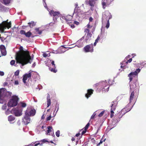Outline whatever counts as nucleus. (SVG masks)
Here are the masks:
<instances>
[{
  "mask_svg": "<svg viewBox=\"0 0 146 146\" xmlns=\"http://www.w3.org/2000/svg\"><path fill=\"white\" fill-rule=\"evenodd\" d=\"M19 49L15 58L16 63L21 64L22 66L29 63L31 64L33 58L31 56L29 52L27 50H24L22 46L20 47Z\"/></svg>",
  "mask_w": 146,
  "mask_h": 146,
  "instance_id": "1",
  "label": "nucleus"
},
{
  "mask_svg": "<svg viewBox=\"0 0 146 146\" xmlns=\"http://www.w3.org/2000/svg\"><path fill=\"white\" fill-rule=\"evenodd\" d=\"M94 87H97V90L100 92L101 90L105 92H108L109 90V86L105 82L97 83L93 86Z\"/></svg>",
  "mask_w": 146,
  "mask_h": 146,
  "instance_id": "2",
  "label": "nucleus"
},
{
  "mask_svg": "<svg viewBox=\"0 0 146 146\" xmlns=\"http://www.w3.org/2000/svg\"><path fill=\"white\" fill-rule=\"evenodd\" d=\"M19 100L18 97L16 96H12V99L9 101L7 105L8 107H13L17 106Z\"/></svg>",
  "mask_w": 146,
  "mask_h": 146,
  "instance_id": "3",
  "label": "nucleus"
},
{
  "mask_svg": "<svg viewBox=\"0 0 146 146\" xmlns=\"http://www.w3.org/2000/svg\"><path fill=\"white\" fill-rule=\"evenodd\" d=\"M7 20L3 21L1 24H0V31L3 32L6 28L9 29L11 27V22L8 23L7 21Z\"/></svg>",
  "mask_w": 146,
  "mask_h": 146,
  "instance_id": "4",
  "label": "nucleus"
},
{
  "mask_svg": "<svg viewBox=\"0 0 146 146\" xmlns=\"http://www.w3.org/2000/svg\"><path fill=\"white\" fill-rule=\"evenodd\" d=\"M111 16L110 13L109 12H107L103 15L102 19L104 20L105 19L107 20V22L106 26V27L108 29L110 26L109 20L111 18Z\"/></svg>",
  "mask_w": 146,
  "mask_h": 146,
  "instance_id": "5",
  "label": "nucleus"
},
{
  "mask_svg": "<svg viewBox=\"0 0 146 146\" xmlns=\"http://www.w3.org/2000/svg\"><path fill=\"white\" fill-rule=\"evenodd\" d=\"M76 14L77 17L76 18L77 20H79V18L83 14V12L81 11L80 7L75 8L74 9V12L73 14V15L74 14Z\"/></svg>",
  "mask_w": 146,
  "mask_h": 146,
  "instance_id": "6",
  "label": "nucleus"
},
{
  "mask_svg": "<svg viewBox=\"0 0 146 146\" xmlns=\"http://www.w3.org/2000/svg\"><path fill=\"white\" fill-rule=\"evenodd\" d=\"M140 70L139 68H138L134 72H131L128 75V76L129 78V79L130 82H131L134 78L135 76L138 75V73L140 72Z\"/></svg>",
  "mask_w": 146,
  "mask_h": 146,
  "instance_id": "7",
  "label": "nucleus"
},
{
  "mask_svg": "<svg viewBox=\"0 0 146 146\" xmlns=\"http://www.w3.org/2000/svg\"><path fill=\"white\" fill-rule=\"evenodd\" d=\"M49 13L51 16L53 17V19L54 20V19L56 20L60 16V14L59 11H54V10H51L49 11Z\"/></svg>",
  "mask_w": 146,
  "mask_h": 146,
  "instance_id": "8",
  "label": "nucleus"
},
{
  "mask_svg": "<svg viewBox=\"0 0 146 146\" xmlns=\"http://www.w3.org/2000/svg\"><path fill=\"white\" fill-rule=\"evenodd\" d=\"M73 15L71 16L69 15H68L66 16H62L60 18V19L62 21H63V19L65 20L66 22L68 23H70L71 22V21L72 19Z\"/></svg>",
  "mask_w": 146,
  "mask_h": 146,
  "instance_id": "9",
  "label": "nucleus"
},
{
  "mask_svg": "<svg viewBox=\"0 0 146 146\" xmlns=\"http://www.w3.org/2000/svg\"><path fill=\"white\" fill-rule=\"evenodd\" d=\"M114 102H111V112L110 114V117L112 118L114 116V111L116 109V105L115 104H114Z\"/></svg>",
  "mask_w": 146,
  "mask_h": 146,
  "instance_id": "10",
  "label": "nucleus"
},
{
  "mask_svg": "<svg viewBox=\"0 0 146 146\" xmlns=\"http://www.w3.org/2000/svg\"><path fill=\"white\" fill-rule=\"evenodd\" d=\"M12 111L16 116H20L22 115V110H19L18 108H13Z\"/></svg>",
  "mask_w": 146,
  "mask_h": 146,
  "instance_id": "11",
  "label": "nucleus"
},
{
  "mask_svg": "<svg viewBox=\"0 0 146 146\" xmlns=\"http://www.w3.org/2000/svg\"><path fill=\"white\" fill-rule=\"evenodd\" d=\"M36 112V110L35 109L27 110L26 111L25 114L29 117L31 116H34L35 115Z\"/></svg>",
  "mask_w": 146,
  "mask_h": 146,
  "instance_id": "12",
  "label": "nucleus"
},
{
  "mask_svg": "<svg viewBox=\"0 0 146 146\" xmlns=\"http://www.w3.org/2000/svg\"><path fill=\"white\" fill-rule=\"evenodd\" d=\"M31 119L30 117L25 114V115L22 119V121L25 125H27L30 123Z\"/></svg>",
  "mask_w": 146,
  "mask_h": 146,
  "instance_id": "13",
  "label": "nucleus"
},
{
  "mask_svg": "<svg viewBox=\"0 0 146 146\" xmlns=\"http://www.w3.org/2000/svg\"><path fill=\"white\" fill-rule=\"evenodd\" d=\"M130 103H129L124 108L121 110V113L125 114V113L131 110V106H129Z\"/></svg>",
  "mask_w": 146,
  "mask_h": 146,
  "instance_id": "14",
  "label": "nucleus"
},
{
  "mask_svg": "<svg viewBox=\"0 0 146 146\" xmlns=\"http://www.w3.org/2000/svg\"><path fill=\"white\" fill-rule=\"evenodd\" d=\"M123 113H118L114 117L113 119L115 123H117L120 120V119L122 117V116L124 115Z\"/></svg>",
  "mask_w": 146,
  "mask_h": 146,
  "instance_id": "15",
  "label": "nucleus"
},
{
  "mask_svg": "<svg viewBox=\"0 0 146 146\" xmlns=\"http://www.w3.org/2000/svg\"><path fill=\"white\" fill-rule=\"evenodd\" d=\"M31 77V72H29L28 74H26L23 76V81L25 84L27 83L26 80H27L28 78H30Z\"/></svg>",
  "mask_w": 146,
  "mask_h": 146,
  "instance_id": "16",
  "label": "nucleus"
},
{
  "mask_svg": "<svg viewBox=\"0 0 146 146\" xmlns=\"http://www.w3.org/2000/svg\"><path fill=\"white\" fill-rule=\"evenodd\" d=\"M87 26L88 28H86L85 29L84 32L86 33H87V36L88 37V38H90L91 35L89 29L90 28L91 26L90 24H88Z\"/></svg>",
  "mask_w": 146,
  "mask_h": 146,
  "instance_id": "17",
  "label": "nucleus"
},
{
  "mask_svg": "<svg viewBox=\"0 0 146 146\" xmlns=\"http://www.w3.org/2000/svg\"><path fill=\"white\" fill-rule=\"evenodd\" d=\"M84 51L85 52H88L91 51V47L90 44L85 46L83 48Z\"/></svg>",
  "mask_w": 146,
  "mask_h": 146,
  "instance_id": "18",
  "label": "nucleus"
},
{
  "mask_svg": "<svg viewBox=\"0 0 146 146\" xmlns=\"http://www.w3.org/2000/svg\"><path fill=\"white\" fill-rule=\"evenodd\" d=\"M89 125L90 123H88L85 127L84 128L82 129L81 130V131L83 130V131H82L81 133L82 135H83L86 132L87 130L88 129Z\"/></svg>",
  "mask_w": 146,
  "mask_h": 146,
  "instance_id": "19",
  "label": "nucleus"
},
{
  "mask_svg": "<svg viewBox=\"0 0 146 146\" xmlns=\"http://www.w3.org/2000/svg\"><path fill=\"white\" fill-rule=\"evenodd\" d=\"M94 139V138H92V142L93 143V144H97V146H99L102 143L103 141H102L101 140L100 141V142L98 143Z\"/></svg>",
  "mask_w": 146,
  "mask_h": 146,
  "instance_id": "20",
  "label": "nucleus"
},
{
  "mask_svg": "<svg viewBox=\"0 0 146 146\" xmlns=\"http://www.w3.org/2000/svg\"><path fill=\"white\" fill-rule=\"evenodd\" d=\"M135 96V92L133 91L131 92L129 98V103H131L132 102V100L133 99Z\"/></svg>",
  "mask_w": 146,
  "mask_h": 146,
  "instance_id": "21",
  "label": "nucleus"
},
{
  "mask_svg": "<svg viewBox=\"0 0 146 146\" xmlns=\"http://www.w3.org/2000/svg\"><path fill=\"white\" fill-rule=\"evenodd\" d=\"M91 95V89H89L87 91V93L85 94V97L88 98Z\"/></svg>",
  "mask_w": 146,
  "mask_h": 146,
  "instance_id": "22",
  "label": "nucleus"
},
{
  "mask_svg": "<svg viewBox=\"0 0 146 146\" xmlns=\"http://www.w3.org/2000/svg\"><path fill=\"white\" fill-rule=\"evenodd\" d=\"M47 107H48L51 104V100L50 99V95L49 94L48 95V96L47 97Z\"/></svg>",
  "mask_w": 146,
  "mask_h": 146,
  "instance_id": "23",
  "label": "nucleus"
},
{
  "mask_svg": "<svg viewBox=\"0 0 146 146\" xmlns=\"http://www.w3.org/2000/svg\"><path fill=\"white\" fill-rule=\"evenodd\" d=\"M5 91L3 90V89H0V98H3L5 95Z\"/></svg>",
  "mask_w": 146,
  "mask_h": 146,
  "instance_id": "24",
  "label": "nucleus"
},
{
  "mask_svg": "<svg viewBox=\"0 0 146 146\" xmlns=\"http://www.w3.org/2000/svg\"><path fill=\"white\" fill-rule=\"evenodd\" d=\"M12 93L11 92H5V93L4 94V95L5 96H7V97H9L11 96L12 95Z\"/></svg>",
  "mask_w": 146,
  "mask_h": 146,
  "instance_id": "25",
  "label": "nucleus"
},
{
  "mask_svg": "<svg viewBox=\"0 0 146 146\" xmlns=\"http://www.w3.org/2000/svg\"><path fill=\"white\" fill-rule=\"evenodd\" d=\"M15 119V118L12 115H10L8 117V119L9 121L12 122L14 121Z\"/></svg>",
  "mask_w": 146,
  "mask_h": 146,
  "instance_id": "26",
  "label": "nucleus"
},
{
  "mask_svg": "<svg viewBox=\"0 0 146 146\" xmlns=\"http://www.w3.org/2000/svg\"><path fill=\"white\" fill-rule=\"evenodd\" d=\"M48 129L47 130V135H50V133L52 132V127L50 126H48Z\"/></svg>",
  "mask_w": 146,
  "mask_h": 146,
  "instance_id": "27",
  "label": "nucleus"
},
{
  "mask_svg": "<svg viewBox=\"0 0 146 146\" xmlns=\"http://www.w3.org/2000/svg\"><path fill=\"white\" fill-rule=\"evenodd\" d=\"M40 144V143L39 141H36L35 142V143H32L30 145H32V146H37L38 145Z\"/></svg>",
  "mask_w": 146,
  "mask_h": 146,
  "instance_id": "28",
  "label": "nucleus"
},
{
  "mask_svg": "<svg viewBox=\"0 0 146 146\" xmlns=\"http://www.w3.org/2000/svg\"><path fill=\"white\" fill-rule=\"evenodd\" d=\"M43 56L44 57H49L50 56V54L48 52H44L43 54Z\"/></svg>",
  "mask_w": 146,
  "mask_h": 146,
  "instance_id": "29",
  "label": "nucleus"
},
{
  "mask_svg": "<svg viewBox=\"0 0 146 146\" xmlns=\"http://www.w3.org/2000/svg\"><path fill=\"white\" fill-rule=\"evenodd\" d=\"M29 25V26L31 28H32L35 25V24L34 21H31V22H29L28 23Z\"/></svg>",
  "mask_w": 146,
  "mask_h": 146,
  "instance_id": "30",
  "label": "nucleus"
},
{
  "mask_svg": "<svg viewBox=\"0 0 146 146\" xmlns=\"http://www.w3.org/2000/svg\"><path fill=\"white\" fill-rule=\"evenodd\" d=\"M32 34V33L30 31H28L27 33H25V35L27 37H30Z\"/></svg>",
  "mask_w": 146,
  "mask_h": 146,
  "instance_id": "31",
  "label": "nucleus"
},
{
  "mask_svg": "<svg viewBox=\"0 0 146 146\" xmlns=\"http://www.w3.org/2000/svg\"><path fill=\"white\" fill-rule=\"evenodd\" d=\"M1 51L3 56H5L6 55L7 53L5 49L1 50Z\"/></svg>",
  "mask_w": 146,
  "mask_h": 146,
  "instance_id": "32",
  "label": "nucleus"
},
{
  "mask_svg": "<svg viewBox=\"0 0 146 146\" xmlns=\"http://www.w3.org/2000/svg\"><path fill=\"white\" fill-rule=\"evenodd\" d=\"M102 5L103 6V8L104 9H105L106 6L108 5H107V2H104L102 1Z\"/></svg>",
  "mask_w": 146,
  "mask_h": 146,
  "instance_id": "33",
  "label": "nucleus"
},
{
  "mask_svg": "<svg viewBox=\"0 0 146 146\" xmlns=\"http://www.w3.org/2000/svg\"><path fill=\"white\" fill-rule=\"evenodd\" d=\"M108 82L110 85H111L114 83V82L113 80L110 79L108 80Z\"/></svg>",
  "mask_w": 146,
  "mask_h": 146,
  "instance_id": "34",
  "label": "nucleus"
},
{
  "mask_svg": "<svg viewBox=\"0 0 146 146\" xmlns=\"http://www.w3.org/2000/svg\"><path fill=\"white\" fill-rule=\"evenodd\" d=\"M55 68L53 67V68H49L50 70L52 72H53L54 73H56L57 72V70H55Z\"/></svg>",
  "mask_w": 146,
  "mask_h": 146,
  "instance_id": "35",
  "label": "nucleus"
},
{
  "mask_svg": "<svg viewBox=\"0 0 146 146\" xmlns=\"http://www.w3.org/2000/svg\"><path fill=\"white\" fill-rule=\"evenodd\" d=\"M4 3L5 5L9 4L11 0H3Z\"/></svg>",
  "mask_w": 146,
  "mask_h": 146,
  "instance_id": "36",
  "label": "nucleus"
},
{
  "mask_svg": "<svg viewBox=\"0 0 146 146\" xmlns=\"http://www.w3.org/2000/svg\"><path fill=\"white\" fill-rule=\"evenodd\" d=\"M35 30L36 32H38V34H41L42 33V31L41 30H39V28H36L35 29Z\"/></svg>",
  "mask_w": 146,
  "mask_h": 146,
  "instance_id": "37",
  "label": "nucleus"
},
{
  "mask_svg": "<svg viewBox=\"0 0 146 146\" xmlns=\"http://www.w3.org/2000/svg\"><path fill=\"white\" fill-rule=\"evenodd\" d=\"M3 98H0V103L3 104L5 103V101L3 99Z\"/></svg>",
  "mask_w": 146,
  "mask_h": 146,
  "instance_id": "38",
  "label": "nucleus"
},
{
  "mask_svg": "<svg viewBox=\"0 0 146 146\" xmlns=\"http://www.w3.org/2000/svg\"><path fill=\"white\" fill-rule=\"evenodd\" d=\"M15 60H12L10 62V64L12 65H13L15 64L14 66H17V65L15 64Z\"/></svg>",
  "mask_w": 146,
  "mask_h": 146,
  "instance_id": "39",
  "label": "nucleus"
},
{
  "mask_svg": "<svg viewBox=\"0 0 146 146\" xmlns=\"http://www.w3.org/2000/svg\"><path fill=\"white\" fill-rule=\"evenodd\" d=\"M107 5H109L112 2L111 0H106Z\"/></svg>",
  "mask_w": 146,
  "mask_h": 146,
  "instance_id": "40",
  "label": "nucleus"
},
{
  "mask_svg": "<svg viewBox=\"0 0 146 146\" xmlns=\"http://www.w3.org/2000/svg\"><path fill=\"white\" fill-rule=\"evenodd\" d=\"M7 105L6 104H5L2 106V109L3 110H5L7 109Z\"/></svg>",
  "mask_w": 146,
  "mask_h": 146,
  "instance_id": "41",
  "label": "nucleus"
},
{
  "mask_svg": "<svg viewBox=\"0 0 146 146\" xmlns=\"http://www.w3.org/2000/svg\"><path fill=\"white\" fill-rule=\"evenodd\" d=\"M105 112V111H103L101 112L99 115L98 116L99 117H101L103 116Z\"/></svg>",
  "mask_w": 146,
  "mask_h": 146,
  "instance_id": "42",
  "label": "nucleus"
},
{
  "mask_svg": "<svg viewBox=\"0 0 146 146\" xmlns=\"http://www.w3.org/2000/svg\"><path fill=\"white\" fill-rule=\"evenodd\" d=\"M60 132L59 130H58L56 133V135L57 137H59L60 136Z\"/></svg>",
  "mask_w": 146,
  "mask_h": 146,
  "instance_id": "43",
  "label": "nucleus"
},
{
  "mask_svg": "<svg viewBox=\"0 0 146 146\" xmlns=\"http://www.w3.org/2000/svg\"><path fill=\"white\" fill-rule=\"evenodd\" d=\"M40 142H41L43 143H44L45 142H48V143H49V142L48 141L46 140V139H44L43 140H41L40 141Z\"/></svg>",
  "mask_w": 146,
  "mask_h": 146,
  "instance_id": "44",
  "label": "nucleus"
},
{
  "mask_svg": "<svg viewBox=\"0 0 146 146\" xmlns=\"http://www.w3.org/2000/svg\"><path fill=\"white\" fill-rule=\"evenodd\" d=\"M19 73V70H17L15 73V75L16 76H18Z\"/></svg>",
  "mask_w": 146,
  "mask_h": 146,
  "instance_id": "45",
  "label": "nucleus"
},
{
  "mask_svg": "<svg viewBox=\"0 0 146 146\" xmlns=\"http://www.w3.org/2000/svg\"><path fill=\"white\" fill-rule=\"evenodd\" d=\"M86 3L87 4L91 6V0H89L88 1V2H86Z\"/></svg>",
  "mask_w": 146,
  "mask_h": 146,
  "instance_id": "46",
  "label": "nucleus"
},
{
  "mask_svg": "<svg viewBox=\"0 0 146 146\" xmlns=\"http://www.w3.org/2000/svg\"><path fill=\"white\" fill-rule=\"evenodd\" d=\"M21 106L23 108H25L26 106V104L25 103H24L23 102H21Z\"/></svg>",
  "mask_w": 146,
  "mask_h": 146,
  "instance_id": "47",
  "label": "nucleus"
},
{
  "mask_svg": "<svg viewBox=\"0 0 146 146\" xmlns=\"http://www.w3.org/2000/svg\"><path fill=\"white\" fill-rule=\"evenodd\" d=\"M20 33L22 35H25V31L23 30H21L20 32Z\"/></svg>",
  "mask_w": 146,
  "mask_h": 146,
  "instance_id": "48",
  "label": "nucleus"
},
{
  "mask_svg": "<svg viewBox=\"0 0 146 146\" xmlns=\"http://www.w3.org/2000/svg\"><path fill=\"white\" fill-rule=\"evenodd\" d=\"M132 58L129 59L125 63L126 64H127L128 63H130L132 61Z\"/></svg>",
  "mask_w": 146,
  "mask_h": 146,
  "instance_id": "49",
  "label": "nucleus"
},
{
  "mask_svg": "<svg viewBox=\"0 0 146 146\" xmlns=\"http://www.w3.org/2000/svg\"><path fill=\"white\" fill-rule=\"evenodd\" d=\"M97 111L94 112L93 115H92V119L94 118L96 115Z\"/></svg>",
  "mask_w": 146,
  "mask_h": 146,
  "instance_id": "50",
  "label": "nucleus"
},
{
  "mask_svg": "<svg viewBox=\"0 0 146 146\" xmlns=\"http://www.w3.org/2000/svg\"><path fill=\"white\" fill-rule=\"evenodd\" d=\"M0 48L1 50L3 49H5L4 46L3 45H1L0 46Z\"/></svg>",
  "mask_w": 146,
  "mask_h": 146,
  "instance_id": "51",
  "label": "nucleus"
},
{
  "mask_svg": "<svg viewBox=\"0 0 146 146\" xmlns=\"http://www.w3.org/2000/svg\"><path fill=\"white\" fill-rule=\"evenodd\" d=\"M58 106H59V105L58 104H56V105H55V110H56V108H57V110L56 111V112L58 111Z\"/></svg>",
  "mask_w": 146,
  "mask_h": 146,
  "instance_id": "52",
  "label": "nucleus"
},
{
  "mask_svg": "<svg viewBox=\"0 0 146 146\" xmlns=\"http://www.w3.org/2000/svg\"><path fill=\"white\" fill-rule=\"evenodd\" d=\"M51 115L48 117H47L46 119V121H48L50 120L51 119Z\"/></svg>",
  "mask_w": 146,
  "mask_h": 146,
  "instance_id": "53",
  "label": "nucleus"
},
{
  "mask_svg": "<svg viewBox=\"0 0 146 146\" xmlns=\"http://www.w3.org/2000/svg\"><path fill=\"white\" fill-rule=\"evenodd\" d=\"M51 64L53 66V67H54L55 68V65L54 64V61H52V62Z\"/></svg>",
  "mask_w": 146,
  "mask_h": 146,
  "instance_id": "54",
  "label": "nucleus"
},
{
  "mask_svg": "<svg viewBox=\"0 0 146 146\" xmlns=\"http://www.w3.org/2000/svg\"><path fill=\"white\" fill-rule=\"evenodd\" d=\"M4 75V72L0 71V76H3Z\"/></svg>",
  "mask_w": 146,
  "mask_h": 146,
  "instance_id": "55",
  "label": "nucleus"
},
{
  "mask_svg": "<svg viewBox=\"0 0 146 146\" xmlns=\"http://www.w3.org/2000/svg\"><path fill=\"white\" fill-rule=\"evenodd\" d=\"M97 0H92V6H94V4H95L94 2Z\"/></svg>",
  "mask_w": 146,
  "mask_h": 146,
  "instance_id": "56",
  "label": "nucleus"
},
{
  "mask_svg": "<svg viewBox=\"0 0 146 146\" xmlns=\"http://www.w3.org/2000/svg\"><path fill=\"white\" fill-rule=\"evenodd\" d=\"M19 84V82L18 80H15V85H17Z\"/></svg>",
  "mask_w": 146,
  "mask_h": 146,
  "instance_id": "57",
  "label": "nucleus"
},
{
  "mask_svg": "<svg viewBox=\"0 0 146 146\" xmlns=\"http://www.w3.org/2000/svg\"><path fill=\"white\" fill-rule=\"evenodd\" d=\"M43 1H44V2L45 3V4L44 5V7L46 8L47 9H48V8L47 7V4L46 3L45 1V0H43Z\"/></svg>",
  "mask_w": 146,
  "mask_h": 146,
  "instance_id": "58",
  "label": "nucleus"
},
{
  "mask_svg": "<svg viewBox=\"0 0 146 146\" xmlns=\"http://www.w3.org/2000/svg\"><path fill=\"white\" fill-rule=\"evenodd\" d=\"M100 39V37L98 36V37H97V38L95 42H96V43L97 42H98Z\"/></svg>",
  "mask_w": 146,
  "mask_h": 146,
  "instance_id": "59",
  "label": "nucleus"
},
{
  "mask_svg": "<svg viewBox=\"0 0 146 146\" xmlns=\"http://www.w3.org/2000/svg\"><path fill=\"white\" fill-rule=\"evenodd\" d=\"M0 39L1 40L2 42H3L5 39L3 37H0Z\"/></svg>",
  "mask_w": 146,
  "mask_h": 146,
  "instance_id": "60",
  "label": "nucleus"
},
{
  "mask_svg": "<svg viewBox=\"0 0 146 146\" xmlns=\"http://www.w3.org/2000/svg\"><path fill=\"white\" fill-rule=\"evenodd\" d=\"M74 23L77 25L79 24V22L76 21H74Z\"/></svg>",
  "mask_w": 146,
  "mask_h": 146,
  "instance_id": "61",
  "label": "nucleus"
},
{
  "mask_svg": "<svg viewBox=\"0 0 146 146\" xmlns=\"http://www.w3.org/2000/svg\"><path fill=\"white\" fill-rule=\"evenodd\" d=\"M80 135V133H77L76 134V135L74 137H78Z\"/></svg>",
  "mask_w": 146,
  "mask_h": 146,
  "instance_id": "62",
  "label": "nucleus"
},
{
  "mask_svg": "<svg viewBox=\"0 0 146 146\" xmlns=\"http://www.w3.org/2000/svg\"><path fill=\"white\" fill-rule=\"evenodd\" d=\"M75 6L76 7L75 8L77 7H78V4L77 3H76L75 4Z\"/></svg>",
  "mask_w": 146,
  "mask_h": 146,
  "instance_id": "63",
  "label": "nucleus"
},
{
  "mask_svg": "<svg viewBox=\"0 0 146 146\" xmlns=\"http://www.w3.org/2000/svg\"><path fill=\"white\" fill-rule=\"evenodd\" d=\"M45 118V117L44 116V114H43L42 116L41 117V119H44Z\"/></svg>",
  "mask_w": 146,
  "mask_h": 146,
  "instance_id": "64",
  "label": "nucleus"
}]
</instances>
